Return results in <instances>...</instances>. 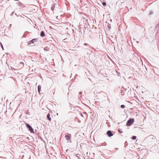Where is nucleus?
<instances>
[{"mask_svg": "<svg viewBox=\"0 0 159 159\" xmlns=\"http://www.w3.org/2000/svg\"><path fill=\"white\" fill-rule=\"evenodd\" d=\"M107 134L109 137L112 136V134L111 130H108L107 132Z\"/></svg>", "mask_w": 159, "mask_h": 159, "instance_id": "nucleus-5", "label": "nucleus"}, {"mask_svg": "<svg viewBox=\"0 0 159 159\" xmlns=\"http://www.w3.org/2000/svg\"><path fill=\"white\" fill-rule=\"evenodd\" d=\"M40 36L42 37H43L45 36V34H44V32L43 31H41V33H40Z\"/></svg>", "mask_w": 159, "mask_h": 159, "instance_id": "nucleus-7", "label": "nucleus"}, {"mask_svg": "<svg viewBox=\"0 0 159 159\" xmlns=\"http://www.w3.org/2000/svg\"><path fill=\"white\" fill-rule=\"evenodd\" d=\"M155 137L152 135H150L148 136L147 138V139L149 142H152L154 139Z\"/></svg>", "mask_w": 159, "mask_h": 159, "instance_id": "nucleus-2", "label": "nucleus"}, {"mask_svg": "<svg viewBox=\"0 0 159 159\" xmlns=\"http://www.w3.org/2000/svg\"><path fill=\"white\" fill-rule=\"evenodd\" d=\"M47 117L49 120L50 121H51V118L50 117V116L49 113L47 115Z\"/></svg>", "mask_w": 159, "mask_h": 159, "instance_id": "nucleus-6", "label": "nucleus"}, {"mask_svg": "<svg viewBox=\"0 0 159 159\" xmlns=\"http://www.w3.org/2000/svg\"><path fill=\"white\" fill-rule=\"evenodd\" d=\"M25 125L27 128L29 129V130L30 131L31 133H34L33 129L29 124L27 123H26Z\"/></svg>", "mask_w": 159, "mask_h": 159, "instance_id": "nucleus-3", "label": "nucleus"}, {"mask_svg": "<svg viewBox=\"0 0 159 159\" xmlns=\"http://www.w3.org/2000/svg\"><path fill=\"white\" fill-rule=\"evenodd\" d=\"M44 49V51H48L49 50V48L47 47H45Z\"/></svg>", "mask_w": 159, "mask_h": 159, "instance_id": "nucleus-11", "label": "nucleus"}, {"mask_svg": "<svg viewBox=\"0 0 159 159\" xmlns=\"http://www.w3.org/2000/svg\"><path fill=\"white\" fill-rule=\"evenodd\" d=\"M38 91L40 94V91L41 89V86L40 85H39L38 87Z\"/></svg>", "mask_w": 159, "mask_h": 159, "instance_id": "nucleus-8", "label": "nucleus"}, {"mask_svg": "<svg viewBox=\"0 0 159 159\" xmlns=\"http://www.w3.org/2000/svg\"><path fill=\"white\" fill-rule=\"evenodd\" d=\"M0 45L1 46V47L2 48V49L3 50H4V48H3V47L2 44L1 42H0Z\"/></svg>", "mask_w": 159, "mask_h": 159, "instance_id": "nucleus-13", "label": "nucleus"}, {"mask_svg": "<svg viewBox=\"0 0 159 159\" xmlns=\"http://www.w3.org/2000/svg\"><path fill=\"white\" fill-rule=\"evenodd\" d=\"M38 39H33L31 40V42L32 43H34V42H35L37 41Z\"/></svg>", "mask_w": 159, "mask_h": 159, "instance_id": "nucleus-9", "label": "nucleus"}, {"mask_svg": "<svg viewBox=\"0 0 159 159\" xmlns=\"http://www.w3.org/2000/svg\"><path fill=\"white\" fill-rule=\"evenodd\" d=\"M18 5L20 6V7H22L23 5V4L22 3H21V2H19L18 3Z\"/></svg>", "mask_w": 159, "mask_h": 159, "instance_id": "nucleus-12", "label": "nucleus"}, {"mask_svg": "<svg viewBox=\"0 0 159 159\" xmlns=\"http://www.w3.org/2000/svg\"><path fill=\"white\" fill-rule=\"evenodd\" d=\"M142 152H143V151H146V150H141Z\"/></svg>", "mask_w": 159, "mask_h": 159, "instance_id": "nucleus-22", "label": "nucleus"}, {"mask_svg": "<svg viewBox=\"0 0 159 159\" xmlns=\"http://www.w3.org/2000/svg\"><path fill=\"white\" fill-rule=\"evenodd\" d=\"M136 137L135 136H133L132 137V139L133 140L135 139H136Z\"/></svg>", "mask_w": 159, "mask_h": 159, "instance_id": "nucleus-15", "label": "nucleus"}, {"mask_svg": "<svg viewBox=\"0 0 159 159\" xmlns=\"http://www.w3.org/2000/svg\"><path fill=\"white\" fill-rule=\"evenodd\" d=\"M80 115L82 117H83V116L82 113H80Z\"/></svg>", "mask_w": 159, "mask_h": 159, "instance_id": "nucleus-23", "label": "nucleus"}, {"mask_svg": "<svg viewBox=\"0 0 159 159\" xmlns=\"http://www.w3.org/2000/svg\"><path fill=\"white\" fill-rule=\"evenodd\" d=\"M82 92H80V94H82Z\"/></svg>", "mask_w": 159, "mask_h": 159, "instance_id": "nucleus-24", "label": "nucleus"}, {"mask_svg": "<svg viewBox=\"0 0 159 159\" xmlns=\"http://www.w3.org/2000/svg\"><path fill=\"white\" fill-rule=\"evenodd\" d=\"M11 24H10V27H11Z\"/></svg>", "mask_w": 159, "mask_h": 159, "instance_id": "nucleus-28", "label": "nucleus"}, {"mask_svg": "<svg viewBox=\"0 0 159 159\" xmlns=\"http://www.w3.org/2000/svg\"><path fill=\"white\" fill-rule=\"evenodd\" d=\"M20 64H23V62H20Z\"/></svg>", "mask_w": 159, "mask_h": 159, "instance_id": "nucleus-25", "label": "nucleus"}, {"mask_svg": "<svg viewBox=\"0 0 159 159\" xmlns=\"http://www.w3.org/2000/svg\"><path fill=\"white\" fill-rule=\"evenodd\" d=\"M122 108H124L125 107V106L124 105H121V106H120Z\"/></svg>", "mask_w": 159, "mask_h": 159, "instance_id": "nucleus-16", "label": "nucleus"}, {"mask_svg": "<svg viewBox=\"0 0 159 159\" xmlns=\"http://www.w3.org/2000/svg\"><path fill=\"white\" fill-rule=\"evenodd\" d=\"M84 45H88V44L87 43H85L84 44Z\"/></svg>", "mask_w": 159, "mask_h": 159, "instance_id": "nucleus-21", "label": "nucleus"}, {"mask_svg": "<svg viewBox=\"0 0 159 159\" xmlns=\"http://www.w3.org/2000/svg\"><path fill=\"white\" fill-rule=\"evenodd\" d=\"M102 5L103 6H105L106 5V3L105 2H104L102 3Z\"/></svg>", "mask_w": 159, "mask_h": 159, "instance_id": "nucleus-18", "label": "nucleus"}, {"mask_svg": "<svg viewBox=\"0 0 159 159\" xmlns=\"http://www.w3.org/2000/svg\"><path fill=\"white\" fill-rule=\"evenodd\" d=\"M28 43L29 44H31L32 43V42H31V40L29 41Z\"/></svg>", "mask_w": 159, "mask_h": 159, "instance_id": "nucleus-19", "label": "nucleus"}, {"mask_svg": "<svg viewBox=\"0 0 159 159\" xmlns=\"http://www.w3.org/2000/svg\"><path fill=\"white\" fill-rule=\"evenodd\" d=\"M118 132H120V133H123V132L122 131V129H119L118 130Z\"/></svg>", "mask_w": 159, "mask_h": 159, "instance_id": "nucleus-14", "label": "nucleus"}, {"mask_svg": "<svg viewBox=\"0 0 159 159\" xmlns=\"http://www.w3.org/2000/svg\"><path fill=\"white\" fill-rule=\"evenodd\" d=\"M116 72L117 73V75H118V76H119L120 73H119V72H118L117 71H116Z\"/></svg>", "mask_w": 159, "mask_h": 159, "instance_id": "nucleus-20", "label": "nucleus"}, {"mask_svg": "<svg viewBox=\"0 0 159 159\" xmlns=\"http://www.w3.org/2000/svg\"><path fill=\"white\" fill-rule=\"evenodd\" d=\"M122 93H123L121 92V95H123L124 94H122Z\"/></svg>", "mask_w": 159, "mask_h": 159, "instance_id": "nucleus-26", "label": "nucleus"}, {"mask_svg": "<svg viewBox=\"0 0 159 159\" xmlns=\"http://www.w3.org/2000/svg\"><path fill=\"white\" fill-rule=\"evenodd\" d=\"M107 145V143H103L102 144V146H105Z\"/></svg>", "mask_w": 159, "mask_h": 159, "instance_id": "nucleus-17", "label": "nucleus"}, {"mask_svg": "<svg viewBox=\"0 0 159 159\" xmlns=\"http://www.w3.org/2000/svg\"><path fill=\"white\" fill-rule=\"evenodd\" d=\"M134 119L130 118L127 121L126 125L127 126H129L134 123Z\"/></svg>", "mask_w": 159, "mask_h": 159, "instance_id": "nucleus-1", "label": "nucleus"}, {"mask_svg": "<svg viewBox=\"0 0 159 159\" xmlns=\"http://www.w3.org/2000/svg\"><path fill=\"white\" fill-rule=\"evenodd\" d=\"M84 114L86 115V113H84Z\"/></svg>", "mask_w": 159, "mask_h": 159, "instance_id": "nucleus-29", "label": "nucleus"}, {"mask_svg": "<svg viewBox=\"0 0 159 159\" xmlns=\"http://www.w3.org/2000/svg\"><path fill=\"white\" fill-rule=\"evenodd\" d=\"M55 7V4H53L52 5V7H51V9L52 11H53Z\"/></svg>", "mask_w": 159, "mask_h": 159, "instance_id": "nucleus-10", "label": "nucleus"}, {"mask_svg": "<svg viewBox=\"0 0 159 159\" xmlns=\"http://www.w3.org/2000/svg\"><path fill=\"white\" fill-rule=\"evenodd\" d=\"M71 135L70 134H68V135H66L65 136V138L66 139V140H69L71 138Z\"/></svg>", "mask_w": 159, "mask_h": 159, "instance_id": "nucleus-4", "label": "nucleus"}, {"mask_svg": "<svg viewBox=\"0 0 159 159\" xmlns=\"http://www.w3.org/2000/svg\"><path fill=\"white\" fill-rule=\"evenodd\" d=\"M157 26H159V24H158L157 25Z\"/></svg>", "mask_w": 159, "mask_h": 159, "instance_id": "nucleus-27", "label": "nucleus"}]
</instances>
